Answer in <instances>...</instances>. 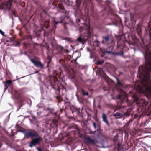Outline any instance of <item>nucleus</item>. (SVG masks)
<instances>
[{
	"label": "nucleus",
	"mask_w": 151,
	"mask_h": 151,
	"mask_svg": "<svg viewBox=\"0 0 151 151\" xmlns=\"http://www.w3.org/2000/svg\"><path fill=\"white\" fill-rule=\"evenodd\" d=\"M14 45L17 46H19L20 45V43L18 41H16L15 42Z\"/></svg>",
	"instance_id": "obj_39"
},
{
	"label": "nucleus",
	"mask_w": 151,
	"mask_h": 151,
	"mask_svg": "<svg viewBox=\"0 0 151 151\" xmlns=\"http://www.w3.org/2000/svg\"><path fill=\"white\" fill-rule=\"evenodd\" d=\"M124 106H123V108H124Z\"/></svg>",
	"instance_id": "obj_61"
},
{
	"label": "nucleus",
	"mask_w": 151,
	"mask_h": 151,
	"mask_svg": "<svg viewBox=\"0 0 151 151\" xmlns=\"http://www.w3.org/2000/svg\"><path fill=\"white\" fill-rule=\"evenodd\" d=\"M132 96L135 101H138L139 98L136 93H133L132 95Z\"/></svg>",
	"instance_id": "obj_19"
},
{
	"label": "nucleus",
	"mask_w": 151,
	"mask_h": 151,
	"mask_svg": "<svg viewBox=\"0 0 151 151\" xmlns=\"http://www.w3.org/2000/svg\"><path fill=\"white\" fill-rule=\"evenodd\" d=\"M103 74H104V75L106 76V74L105 73H103Z\"/></svg>",
	"instance_id": "obj_55"
},
{
	"label": "nucleus",
	"mask_w": 151,
	"mask_h": 151,
	"mask_svg": "<svg viewBox=\"0 0 151 151\" xmlns=\"http://www.w3.org/2000/svg\"><path fill=\"white\" fill-rule=\"evenodd\" d=\"M103 38L104 39L106 42H108L109 41V38L108 37H103Z\"/></svg>",
	"instance_id": "obj_33"
},
{
	"label": "nucleus",
	"mask_w": 151,
	"mask_h": 151,
	"mask_svg": "<svg viewBox=\"0 0 151 151\" xmlns=\"http://www.w3.org/2000/svg\"><path fill=\"white\" fill-rule=\"evenodd\" d=\"M64 40L70 42H73V41L71 40V39L69 37H65L64 38Z\"/></svg>",
	"instance_id": "obj_32"
},
{
	"label": "nucleus",
	"mask_w": 151,
	"mask_h": 151,
	"mask_svg": "<svg viewBox=\"0 0 151 151\" xmlns=\"http://www.w3.org/2000/svg\"><path fill=\"white\" fill-rule=\"evenodd\" d=\"M116 111V110H115L114 111V112Z\"/></svg>",
	"instance_id": "obj_62"
},
{
	"label": "nucleus",
	"mask_w": 151,
	"mask_h": 151,
	"mask_svg": "<svg viewBox=\"0 0 151 151\" xmlns=\"http://www.w3.org/2000/svg\"><path fill=\"white\" fill-rule=\"evenodd\" d=\"M104 61L103 60L99 61L97 62L98 64L99 65H101L103 63Z\"/></svg>",
	"instance_id": "obj_40"
},
{
	"label": "nucleus",
	"mask_w": 151,
	"mask_h": 151,
	"mask_svg": "<svg viewBox=\"0 0 151 151\" xmlns=\"http://www.w3.org/2000/svg\"><path fill=\"white\" fill-rule=\"evenodd\" d=\"M81 91L84 96H88L89 94L88 92L86 91L83 89H81Z\"/></svg>",
	"instance_id": "obj_25"
},
{
	"label": "nucleus",
	"mask_w": 151,
	"mask_h": 151,
	"mask_svg": "<svg viewBox=\"0 0 151 151\" xmlns=\"http://www.w3.org/2000/svg\"><path fill=\"white\" fill-rule=\"evenodd\" d=\"M59 63L62 66H64L65 65V61L63 59H60L59 60Z\"/></svg>",
	"instance_id": "obj_26"
},
{
	"label": "nucleus",
	"mask_w": 151,
	"mask_h": 151,
	"mask_svg": "<svg viewBox=\"0 0 151 151\" xmlns=\"http://www.w3.org/2000/svg\"><path fill=\"white\" fill-rule=\"evenodd\" d=\"M121 145L119 143V142L117 144V150L118 151H122L121 149Z\"/></svg>",
	"instance_id": "obj_28"
},
{
	"label": "nucleus",
	"mask_w": 151,
	"mask_h": 151,
	"mask_svg": "<svg viewBox=\"0 0 151 151\" xmlns=\"http://www.w3.org/2000/svg\"><path fill=\"white\" fill-rule=\"evenodd\" d=\"M77 59V58H76V59H75L74 60V62H76V61Z\"/></svg>",
	"instance_id": "obj_54"
},
{
	"label": "nucleus",
	"mask_w": 151,
	"mask_h": 151,
	"mask_svg": "<svg viewBox=\"0 0 151 151\" xmlns=\"http://www.w3.org/2000/svg\"><path fill=\"white\" fill-rule=\"evenodd\" d=\"M21 23L23 24L24 26L27 24V23L29 22V21L27 19H20Z\"/></svg>",
	"instance_id": "obj_20"
},
{
	"label": "nucleus",
	"mask_w": 151,
	"mask_h": 151,
	"mask_svg": "<svg viewBox=\"0 0 151 151\" xmlns=\"http://www.w3.org/2000/svg\"><path fill=\"white\" fill-rule=\"evenodd\" d=\"M87 142L90 144L94 145L95 144V141L93 139H91L90 137L87 138L86 139Z\"/></svg>",
	"instance_id": "obj_18"
},
{
	"label": "nucleus",
	"mask_w": 151,
	"mask_h": 151,
	"mask_svg": "<svg viewBox=\"0 0 151 151\" xmlns=\"http://www.w3.org/2000/svg\"><path fill=\"white\" fill-rule=\"evenodd\" d=\"M64 20V19H62V21H61L60 22H57V21H54V25H55L59 23H62L63 22V20Z\"/></svg>",
	"instance_id": "obj_34"
},
{
	"label": "nucleus",
	"mask_w": 151,
	"mask_h": 151,
	"mask_svg": "<svg viewBox=\"0 0 151 151\" xmlns=\"http://www.w3.org/2000/svg\"><path fill=\"white\" fill-rule=\"evenodd\" d=\"M12 93L13 99L17 100L19 99L21 101H22L21 97L22 91L21 90L12 89Z\"/></svg>",
	"instance_id": "obj_9"
},
{
	"label": "nucleus",
	"mask_w": 151,
	"mask_h": 151,
	"mask_svg": "<svg viewBox=\"0 0 151 151\" xmlns=\"http://www.w3.org/2000/svg\"><path fill=\"white\" fill-rule=\"evenodd\" d=\"M93 125L95 129H97L96 130L97 131V134L99 135L101 132V125L99 123L97 122H93Z\"/></svg>",
	"instance_id": "obj_12"
},
{
	"label": "nucleus",
	"mask_w": 151,
	"mask_h": 151,
	"mask_svg": "<svg viewBox=\"0 0 151 151\" xmlns=\"http://www.w3.org/2000/svg\"><path fill=\"white\" fill-rule=\"evenodd\" d=\"M24 135L25 137L27 138L35 137L30 142L29 145L30 147H32L37 145H40V141H42L41 137L39 136L38 133L35 130L25 132Z\"/></svg>",
	"instance_id": "obj_4"
},
{
	"label": "nucleus",
	"mask_w": 151,
	"mask_h": 151,
	"mask_svg": "<svg viewBox=\"0 0 151 151\" xmlns=\"http://www.w3.org/2000/svg\"><path fill=\"white\" fill-rule=\"evenodd\" d=\"M135 19H125V22L126 23V24L128 25L129 26H133V23L132 22L133 21L135 22L136 20H134Z\"/></svg>",
	"instance_id": "obj_17"
},
{
	"label": "nucleus",
	"mask_w": 151,
	"mask_h": 151,
	"mask_svg": "<svg viewBox=\"0 0 151 151\" xmlns=\"http://www.w3.org/2000/svg\"><path fill=\"white\" fill-rule=\"evenodd\" d=\"M95 42L97 44V46L98 47H99V45L100 44V42L97 40H96Z\"/></svg>",
	"instance_id": "obj_41"
},
{
	"label": "nucleus",
	"mask_w": 151,
	"mask_h": 151,
	"mask_svg": "<svg viewBox=\"0 0 151 151\" xmlns=\"http://www.w3.org/2000/svg\"><path fill=\"white\" fill-rule=\"evenodd\" d=\"M3 83L5 85V88L4 89V92L7 89V88L9 85L8 84H6V83L5 82H4Z\"/></svg>",
	"instance_id": "obj_27"
},
{
	"label": "nucleus",
	"mask_w": 151,
	"mask_h": 151,
	"mask_svg": "<svg viewBox=\"0 0 151 151\" xmlns=\"http://www.w3.org/2000/svg\"><path fill=\"white\" fill-rule=\"evenodd\" d=\"M66 18V19H68V18L67 17H66V16H65V17H64V19H65ZM61 19H63V18H62Z\"/></svg>",
	"instance_id": "obj_51"
},
{
	"label": "nucleus",
	"mask_w": 151,
	"mask_h": 151,
	"mask_svg": "<svg viewBox=\"0 0 151 151\" xmlns=\"http://www.w3.org/2000/svg\"><path fill=\"white\" fill-rule=\"evenodd\" d=\"M57 49L58 52L60 54H62L63 53V51L64 50V48L63 47L61 46H59L58 47Z\"/></svg>",
	"instance_id": "obj_21"
},
{
	"label": "nucleus",
	"mask_w": 151,
	"mask_h": 151,
	"mask_svg": "<svg viewBox=\"0 0 151 151\" xmlns=\"http://www.w3.org/2000/svg\"><path fill=\"white\" fill-rule=\"evenodd\" d=\"M58 77H59V75L57 73V71H55L54 75L50 77V79L52 88H53L55 90H58L59 92H60V89H62L65 92H66L65 87L58 81Z\"/></svg>",
	"instance_id": "obj_3"
},
{
	"label": "nucleus",
	"mask_w": 151,
	"mask_h": 151,
	"mask_svg": "<svg viewBox=\"0 0 151 151\" xmlns=\"http://www.w3.org/2000/svg\"><path fill=\"white\" fill-rule=\"evenodd\" d=\"M113 12V10L111 9V8L109 7V13H111Z\"/></svg>",
	"instance_id": "obj_37"
},
{
	"label": "nucleus",
	"mask_w": 151,
	"mask_h": 151,
	"mask_svg": "<svg viewBox=\"0 0 151 151\" xmlns=\"http://www.w3.org/2000/svg\"><path fill=\"white\" fill-rule=\"evenodd\" d=\"M0 33L1 34V35L4 36V32L2 31L1 29H0Z\"/></svg>",
	"instance_id": "obj_43"
},
{
	"label": "nucleus",
	"mask_w": 151,
	"mask_h": 151,
	"mask_svg": "<svg viewBox=\"0 0 151 151\" xmlns=\"http://www.w3.org/2000/svg\"><path fill=\"white\" fill-rule=\"evenodd\" d=\"M12 19H13V18H14V17H13V16H12Z\"/></svg>",
	"instance_id": "obj_57"
},
{
	"label": "nucleus",
	"mask_w": 151,
	"mask_h": 151,
	"mask_svg": "<svg viewBox=\"0 0 151 151\" xmlns=\"http://www.w3.org/2000/svg\"><path fill=\"white\" fill-rule=\"evenodd\" d=\"M44 19H40V25H41V27H37L36 29L34 31V32L36 35L37 36H39L41 32L43 30V27H45L47 28L48 26L47 25L48 22H45V21H43Z\"/></svg>",
	"instance_id": "obj_7"
},
{
	"label": "nucleus",
	"mask_w": 151,
	"mask_h": 151,
	"mask_svg": "<svg viewBox=\"0 0 151 151\" xmlns=\"http://www.w3.org/2000/svg\"><path fill=\"white\" fill-rule=\"evenodd\" d=\"M113 116L115 117H119V118H122V114L118 112L114 114Z\"/></svg>",
	"instance_id": "obj_23"
},
{
	"label": "nucleus",
	"mask_w": 151,
	"mask_h": 151,
	"mask_svg": "<svg viewBox=\"0 0 151 151\" xmlns=\"http://www.w3.org/2000/svg\"><path fill=\"white\" fill-rule=\"evenodd\" d=\"M119 20H120V21H121V19H119Z\"/></svg>",
	"instance_id": "obj_59"
},
{
	"label": "nucleus",
	"mask_w": 151,
	"mask_h": 151,
	"mask_svg": "<svg viewBox=\"0 0 151 151\" xmlns=\"http://www.w3.org/2000/svg\"><path fill=\"white\" fill-rule=\"evenodd\" d=\"M148 101H145L144 99L141 100L139 103V106L137 109L139 112L142 111L144 112H148L147 114L149 118L151 119V103L148 106Z\"/></svg>",
	"instance_id": "obj_5"
},
{
	"label": "nucleus",
	"mask_w": 151,
	"mask_h": 151,
	"mask_svg": "<svg viewBox=\"0 0 151 151\" xmlns=\"http://www.w3.org/2000/svg\"><path fill=\"white\" fill-rule=\"evenodd\" d=\"M25 132V131L24 130H19L18 131H17V132Z\"/></svg>",
	"instance_id": "obj_45"
},
{
	"label": "nucleus",
	"mask_w": 151,
	"mask_h": 151,
	"mask_svg": "<svg viewBox=\"0 0 151 151\" xmlns=\"http://www.w3.org/2000/svg\"><path fill=\"white\" fill-rule=\"evenodd\" d=\"M64 28L65 29H66V25L65 24H64Z\"/></svg>",
	"instance_id": "obj_52"
},
{
	"label": "nucleus",
	"mask_w": 151,
	"mask_h": 151,
	"mask_svg": "<svg viewBox=\"0 0 151 151\" xmlns=\"http://www.w3.org/2000/svg\"><path fill=\"white\" fill-rule=\"evenodd\" d=\"M68 131H73L74 133L79 132V130L77 125L74 124H72L69 126L68 128Z\"/></svg>",
	"instance_id": "obj_10"
},
{
	"label": "nucleus",
	"mask_w": 151,
	"mask_h": 151,
	"mask_svg": "<svg viewBox=\"0 0 151 151\" xmlns=\"http://www.w3.org/2000/svg\"><path fill=\"white\" fill-rule=\"evenodd\" d=\"M30 61L33 63L34 65L36 67L40 68L42 69L44 68V66L40 61H38L34 59H31Z\"/></svg>",
	"instance_id": "obj_11"
},
{
	"label": "nucleus",
	"mask_w": 151,
	"mask_h": 151,
	"mask_svg": "<svg viewBox=\"0 0 151 151\" xmlns=\"http://www.w3.org/2000/svg\"><path fill=\"white\" fill-rule=\"evenodd\" d=\"M116 79L117 81V84L118 86L121 87H122L123 84L120 83L119 79L117 78H116Z\"/></svg>",
	"instance_id": "obj_29"
},
{
	"label": "nucleus",
	"mask_w": 151,
	"mask_h": 151,
	"mask_svg": "<svg viewBox=\"0 0 151 151\" xmlns=\"http://www.w3.org/2000/svg\"><path fill=\"white\" fill-rule=\"evenodd\" d=\"M52 109H51V111H50V113H51L52 112Z\"/></svg>",
	"instance_id": "obj_56"
},
{
	"label": "nucleus",
	"mask_w": 151,
	"mask_h": 151,
	"mask_svg": "<svg viewBox=\"0 0 151 151\" xmlns=\"http://www.w3.org/2000/svg\"><path fill=\"white\" fill-rule=\"evenodd\" d=\"M2 9L10 11L13 16H15V10L12 9L11 2L10 1H8L7 2L3 3L1 6Z\"/></svg>",
	"instance_id": "obj_8"
},
{
	"label": "nucleus",
	"mask_w": 151,
	"mask_h": 151,
	"mask_svg": "<svg viewBox=\"0 0 151 151\" xmlns=\"http://www.w3.org/2000/svg\"><path fill=\"white\" fill-rule=\"evenodd\" d=\"M58 96H57V97H56V98H58Z\"/></svg>",
	"instance_id": "obj_60"
},
{
	"label": "nucleus",
	"mask_w": 151,
	"mask_h": 151,
	"mask_svg": "<svg viewBox=\"0 0 151 151\" xmlns=\"http://www.w3.org/2000/svg\"><path fill=\"white\" fill-rule=\"evenodd\" d=\"M90 133L91 134H94L95 135H98L97 134V131L95 130L94 131H90Z\"/></svg>",
	"instance_id": "obj_30"
},
{
	"label": "nucleus",
	"mask_w": 151,
	"mask_h": 151,
	"mask_svg": "<svg viewBox=\"0 0 151 151\" xmlns=\"http://www.w3.org/2000/svg\"><path fill=\"white\" fill-rule=\"evenodd\" d=\"M115 22H114V24L115 25H117L118 24V21H116V19H113Z\"/></svg>",
	"instance_id": "obj_35"
},
{
	"label": "nucleus",
	"mask_w": 151,
	"mask_h": 151,
	"mask_svg": "<svg viewBox=\"0 0 151 151\" xmlns=\"http://www.w3.org/2000/svg\"><path fill=\"white\" fill-rule=\"evenodd\" d=\"M71 109L72 111V113H73L74 112L78 114H79L80 113V109L79 108H77L75 106H72L71 107Z\"/></svg>",
	"instance_id": "obj_14"
},
{
	"label": "nucleus",
	"mask_w": 151,
	"mask_h": 151,
	"mask_svg": "<svg viewBox=\"0 0 151 151\" xmlns=\"http://www.w3.org/2000/svg\"><path fill=\"white\" fill-rule=\"evenodd\" d=\"M24 45L29 50H32L35 47L34 45L32 43H24Z\"/></svg>",
	"instance_id": "obj_13"
},
{
	"label": "nucleus",
	"mask_w": 151,
	"mask_h": 151,
	"mask_svg": "<svg viewBox=\"0 0 151 151\" xmlns=\"http://www.w3.org/2000/svg\"><path fill=\"white\" fill-rule=\"evenodd\" d=\"M52 122L55 126H57L58 123V120L56 119H54L52 120Z\"/></svg>",
	"instance_id": "obj_31"
},
{
	"label": "nucleus",
	"mask_w": 151,
	"mask_h": 151,
	"mask_svg": "<svg viewBox=\"0 0 151 151\" xmlns=\"http://www.w3.org/2000/svg\"><path fill=\"white\" fill-rule=\"evenodd\" d=\"M130 113L129 112L127 111L124 114H122V118L127 116H129L130 115Z\"/></svg>",
	"instance_id": "obj_24"
},
{
	"label": "nucleus",
	"mask_w": 151,
	"mask_h": 151,
	"mask_svg": "<svg viewBox=\"0 0 151 151\" xmlns=\"http://www.w3.org/2000/svg\"><path fill=\"white\" fill-rule=\"evenodd\" d=\"M86 19H76V21L77 22L81 23V21H83L84 22V23H82L81 24H84L85 27L86 28V30H87L88 36L87 37V38L86 39L82 38L81 37V36H80L77 39V40L78 42L81 43L83 44H84L86 40L88 39L89 37H90L91 34L90 32L89 31V30L90 28V26L87 25L86 23Z\"/></svg>",
	"instance_id": "obj_6"
},
{
	"label": "nucleus",
	"mask_w": 151,
	"mask_h": 151,
	"mask_svg": "<svg viewBox=\"0 0 151 151\" xmlns=\"http://www.w3.org/2000/svg\"><path fill=\"white\" fill-rule=\"evenodd\" d=\"M148 29L149 31L150 40L148 41L145 39L141 38V43L140 47L145 50L144 56L145 58L147 55H151V19H149L148 23Z\"/></svg>",
	"instance_id": "obj_2"
},
{
	"label": "nucleus",
	"mask_w": 151,
	"mask_h": 151,
	"mask_svg": "<svg viewBox=\"0 0 151 151\" xmlns=\"http://www.w3.org/2000/svg\"><path fill=\"white\" fill-rule=\"evenodd\" d=\"M50 63V61L47 62V67H49V63Z\"/></svg>",
	"instance_id": "obj_49"
},
{
	"label": "nucleus",
	"mask_w": 151,
	"mask_h": 151,
	"mask_svg": "<svg viewBox=\"0 0 151 151\" xmlns=\"http://www.w3.org/2000/svg\"><path fill=\"white\" fill-rule=\"evenodd\" d=\"M137 31L138 35L140 37L142 35V26L139 24H138L136 29Z\"/></svg>",
	"instance_id": "obj_16"
},
{
	"label": "nucleus",
	"mask_w": 151,
	"mask_h": 151,
	"mask_svg": "<svg viewBox=\"0 0 151 151\" xmlns=\"http://www.w3.org/2000/svg\"><path fill=\"white\" fill-rule=\"evenodd\" d=\"M16 127L17 129H20L21 128V127L18 124L16 125Z\"/></svg>",
	"instance_id": "obj_42"
},
{
	"label": "nucleus",
	"mask_w": 151,
	"mask_h": 151,
	"mask_svg": "<svg viewBox=\"0 0 151 151\" xmlns=\"http://www.w3.org/2000/svg\"><path fill=\"white\" fill-rule=\"evenodd\" d=\"M12 81L11 80H6V84H8L10 85V84L11 83H12Z\"/></svg>",
	"instance_id": "obj_36"
},
{
	"label": "nucleus",
	"mask_w": 151,
	"mask_h": 151,
	"mask_svg": "<svg viewBox=\"0 0 151 151\" xmlns=\"http://www.w3.org/2000/svg\"><path fill=\"white\" fill-rule=\"evenodd\" d=\"M82 27H81L80 28V30H81V29Z\"/></svg>",
	"instance_id": "obj_58"
},
{
	"label": "nucleus",
	"mask_w": 151,
	"mask_h": 151,
	"mask_svg": "<svg viewBox=\"0 0 151 151\" xmlns=\"http://www.w3.org/2000/svg\"><path fill=\"white\" fill-rule=\"evenodd\" d=\"M118 97L119 99H120L121 98V96L120 95H119V96H118Z\"/></svg>",
	"instance_id": "obj_50"
},
{
	"label": "nucleus",
	"mask_w": 151,
	"mask_h": 151,
	"mask_svg": "<svg viewBox=\"0 0 151 151\" xmlns=\"http://www.w3.org/2000/svg\"><path fill=\"white\" fill-rule=\"evenodd\" d=\"M151 73V57L146 62L145 65L138 68V77L143 80L139 82V84L135 83V88L138 92L145 95L148 98L151 96V80L150 79Z\"/></svg>",
	"instance_id": "obj_1"
},
{
	"label": "nucleus",
	"mask_w": 151,
	"mask_h": 151,
	"mask_svg": "<svg viewBox=\"0 0 151 151\" xmlns=\"http://www.w3.org/2000/svg\"><path fill=\"white\" fill-rule=\"evenodd\" d=\"M118 134H117L116 135H115L113 138V140L114 142L116 143L118 141Z\"/></svg>",
	"instance_id": "obj_22"
},
{
	"label": "nucleus",
	"mask_w": 151,
	"mask_h": 151,
	"mask_svg": "<svg viewBox=\"0 0 151 151\" xmlns=\"http://www.w3.org/2000/svg\"><path fill=\"white\" fill-rule=\"evenodd\" d=\"M27 39H30L31 40H32V37H31V36H28Z\"/></svg>",
	"instance_id": "obj_47"
},
{
	"label": "nucleus",
	"mask_w": 151,
	"mask_h": 151,
	"mask_svg": "<svg viewBox=\"0 0 151 151\" xmlns=\"http://www.w3.org/2000/svg\"><path fill=\"white\" fill-rule=\"evenodd\" d=\"M59 8L61 10H63L64 8L63 6H59Z\"/></svg>",
	"instance_id": "obj_48"
},
{
	"label": "nucleus",
	"mask_w": 151,
	"mask_h": 151,
	"mask_svg": "<svg viewBox=\"0 0 151 151\" xmlns=\"http://www.w3.org/2000/svg\"><path fill=\"white\" fill-rule=\"evenodd\" d=\"M102 118L103 121L108 126H109V123L108 120L106 115L104 114L102 115Z\"/></svg>",
	"instance_id": "obj_15"
},
{
	"label": "nucleus",
	"mask_w": 151,
	"mask_h": 151,
	"mask_svg": "<svg viewBox=\"0 0 151 151\" xmlns=\"http://www.w3.org/2000/svg\"><path fill=\"white\" fill-rule=\"evenodd\" d=\"M149 120L148 119H146L145 121L144 122V125H146L149 122Z\"/></svg>",
	"instance_id": "obj_38"
},
{
	"label": "nucleus",
	"mask_w": 151,
	"mask_h": 151,
	"mask_svg": "<svg viewBox=\"0 0 151 151\" xmlns=\"http://www.w3.org/2000/svg\"><path fill=\"white\" fill-rule=\"evenodd\" d=\"M102 98V96H98L97 98V99H101Z\"/></svg>",
	"instance_id": "obj_46"
},
{
	"label": "nucleus",
	"mask_w": 151,
	"mask_h": 151,
	"mask_svg": "<svg viewBox=\"0 0 151 151\" xmlns=\"http://www.w3.org/2000/svg\"><path fill=\"white\" fill-rule=\"evenodd\" d=\"M102 43L103 44H104V40H103L102 42Z\"/></svg>",
	"instance_id": "obj_53"
},
{
	"label": "nucleus",
	"mask_w": 151,
	"mask_h": 151,
	"mask_svg": "<svg viewBox=\"0 0 151 151\" xmlns=\"http://www.w3.org/2000/svg\"><path fill=\"white\" fill-rule=\"evenodd\" d=\"M37 149L38 151H42V149L40 147L37 148Z\"/></svg>",
	"instance_id": "obj_44"
}]
</instances>
